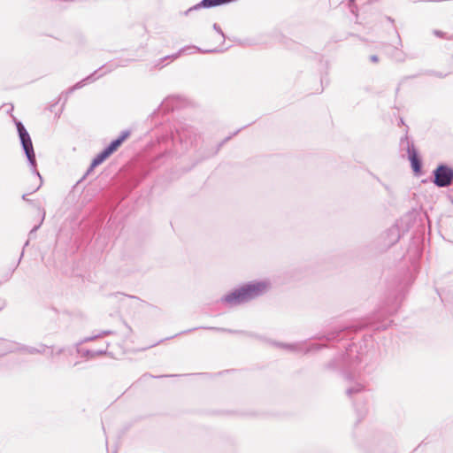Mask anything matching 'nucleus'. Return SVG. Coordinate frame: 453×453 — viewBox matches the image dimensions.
<instances>
[{
	"mask_svg": "<svg viewBox=\"0 0 453 453\" xmlns=\"http://www.w3.org/2000/svg\"><path fill=\"white\" fill-rule=\"evenodd\" d=\"M433 183L437 188H447L453 184V167L446 163H440L432 172Z\"/></svg>",
	"mask_w": 453,
	"mask_h": 453,
	"instance_id": "nucleus-8",
	"label": "nucleus"
},
{
	"mask_svg": "<svg viewBox=\"0 0 453 453\" xmlns=\"http://www.w3.org/2000/svg\"><path fill=\"white\" fill-rule=\"evenodd\" d=\"M200 52V53H203V54H208V53H215V52H219V50H217V49H212V50H203L197 46H195V45H190V46H186V47H183L181 48L177 53L175 54H173V55H169V56H165V58H161L160 61L163 62L164 60L165 59H176L178 58L181 54H190V53H193V52Z\"/></svg>",
	"mask_w": 453,
	"mask_h": 453,
	"instance_id": "nucleus-12",
	"label": "nucleus"
},
{
	"mask_svg": "<svg viewBox=\"0 0 453 453\" xmlns=\"http://www.w3.org/2000/svg\"><path fill=\"white\" fill-rule=\"evenodd\" d=\"M398 126H405V122H404V119L403 118L399 119Z\"/></svg>",
	"mask_w": 453,
	"mask_h": 453,
	"instance_id": "nucleus-34",
	"label": "nucleus"
},
{
	"mask_svg": "<svg viewBox=\"0 0 453 453\" xmlns=\"http://www.w3.org/2000/svg\"><path fill=\"white\" fill-rule=\"evenodd\" d=\"M111 334V331H104V332L102 333V334H104V335H107V334Z\"/></svg>",
	"mask_w": 453,
	"mask_h": 453,
	"instance_id": "nucleus-39",
	"label": "nucleus"
},
{
	"mask_svg": "<svg viewBox=\"0 0 453 453\" xmlns=\"http://www.w3.org/2000/svg\"><path fill=\"white\" fill-rule=\"evenodd\" d=\"M365 328H367V323L362 319L354 321L349 326H345L343 327L335 328L326 334H319L316 335L314 338L319 341H326L328 342H340L345 338L351 339L352 334L361 331Z\"/></svg>",
	"mask_w": 453,
	"mask_h": 453,
	"instance_id": "nucleus-5",
	"label": "nucleus"
},
{
	"mask_svg": "<svg viewBox=\"0 0 453 453\" xmlns=\"http://www.w3.org/2000/svg\"><path fill=\"white\" fill-rule=\"evenodd\" d=\"M13 347L16 349L15 352H25L30 355H35L37 354V352H41V350L36 349V347L27 346L15 342H13Z\"/></svg>",
	"mask_w": 453,
	"mask_h": 453,
	"instance_id": "nucleus-19",
	"label": "nucleus"
},
{
	"mask_svg": "<svg viewBox=\"0 0 453 453\" xmlns=\"http://www.w3.org/2000/svg\"><path fill=\"white\" fill-rule=\"evenodd\" d=\"M63 351H64V349H59L58 350V352H57V355H60V354H62V353H63Z\"/></svg>",
	"mask_w": 453,
	"mask_h": 453,
	"instance_id": "nucleus-40",
	"label": "nucleus"
},
{
	"mask_svg": "<svg viewBox=\"0 0 453 453\" xmlns=\"http://www.w3.org/2000/svg\"><path fill=\"white\" fill-rule=\"evenodd\" d=\"M22 199H23L24 201H27V202H29V203H31V202H32L31 200H29V199L27 198V194H24V195L22 196Z\"/></svg>",
	"mask_w": 453,
	"mask_h": 453,
	"instance_id": "nucleus-35",
	"label": "nucleus"
},
{
	"mask_svg": "<svg viewBox=\"0 0 453 453\" xmlns=\"http://www.w3.org/2000/svg\"><path fill=\"white\" fill-rule=\"evenodd\" d=\"M230 139H231V136H227L226 138H225V139H224V140H223V141L219 144V146H218L217 150H216V152H215V153H217V152L219 150L220 147H221L225 142H226L227 141H229Z\"/></svg>",
	"mask_w": 453,
	"mask_h": 453,
	"instance_id": "nucleus-31",
	"label": "nucleus"
},
{
	"mask_svg": "<svg viewBox=\"0 0 453 453\" xmlns=\"http://www.w3.org/2000/svg\"><path fill=\"white\" fill-rule=\"evenodd\" d=\"M15 126L17 128L18 135L19 138L20 145L23 150V152L27 157V161L28 165L32 171V173L36 175L40 180V185L35 189V191L38 190L42 183V178L37 170V162L35 157V153L32 142V139L30 137L29 133L27 128L23 125V123L17 119L14 118Z\"/></svg>",
	"mask_w": 453,
	"mask_h": 453,
	"instance_id": "nucleus-4",
	"label": "nucleus"
},
{
	"mask_svg": "<svg viewBox=\"0 0 453 453\" xmlns=\"http://www.w3.org/2000/svg\"><path fill=\"white\" fill-rule=\"evenodd\" d=\"M44 218H45V211L42 210V218H41V220L39 222V224L35 225L29 232V237H33V235L35 234V232L41 227L43 220H44Z\"/></svg>",
	"mask_w": 453,
	"mask_h": 453,
	"instance_id": "nucleus-25",
	"label": "nucleus"
},
{
	"mask_svg": "<svg viewBox=\"0 0 453 453\" xmlns=\"http://www.w3.org/2000/svg\"><path fill=\"white\" fill-rule=\"evenodd\" d=\"M363 354L359 353L356 344H349L345 353L330 361L327 369L339 372L347 380H353L360 374V364L363 361Z\"/></svg>",
	"mask_w": 453,
	"mask_h": 453,
	"instance_id": "nucleus-1",
	"label": "nucleus"
},
{
	"mask_svg": "<svg viewBox=\"0 0 453 453\" xmlns=\"http://www.w3.org/2000/svg\"><path fill=\"white\" fill-rule=\"evenodd\" d=\"M396 34H397V38H398V45L402 46L403 44H402V41H401V38H400V35H399V33L397 31H396Z\"/></svg>",
	"mask_w": 453,
	"mask_h": 453,
	"instance_id": "nucleus-36",
	"label": "nucleus"
},
{
	"mask_svg": "<svg viewBox=\"0 0 453 453\" xmlns=\"http://www.w3.org/2000/svg\"><path fill=\"white\" fill-rule=\"evenodd\" d=\"M152 377V378H164V377H173V375H160V376H153L151 374H144L143 377Z\"/></svg>",
	"mask_w": 453,
	"mask_h": 453,
	"instance_id": "nucleus-33",
	"label": "nucleus"
},
{
	"mask_svg": "<svg viewBox=\"0 0 453 453\" xmlns=\"http://www.w3.org/2000/svg\"><path fill=\"white\" fill-rule=\"evenodd\" d=\"M4 308V305L0 306V311Z\"/></svg>",
	"mask_w": 453,
	"mask_h": 453,
	"instance_id": "nucleus-44",
	"label": "nucleus"
},
{
	"mask_svg": "<svg viewBox=\"0 0 453 453\" xmlns=\"http://www.w3.org/2000/svg\"><path fill=\"white\" fill-rule=\"evenodd\" d=\"M434 35H436V36H438V37L442 38V37H444V35H445V34H444V32H442V31H441V30H437V29H435V30H434Z\"/></svg>",
	"mask_w": 453,
	"mask_h": 453,
	"instance_id": "nucleus-30",
	"label": "nucleus"
},
{
	"mask_svg": "<svg viewBox=\"0 0 453 453\" xmlns=\"http://www.w3.org/2000/svg\"><path fill=\"white\" fill-rule=\"evenodd\" d=\"M270 288L266 280H252L224 295L220 302L230 306L248 303L263 296Z\"/></svg>",
	"mask_w": 453,
	"mask_h": 453,
	"instance_id": "nucleus-2",
	"label": "nucleus"
},
{
	"mask_svg": "<svg viewBox=\"0 0 453 453\" xmlns=\"http://www.w3.org/2000/svg\"><path fill=\"white\" fill-rule=\"evenodd\" d=\"M212 27H213V29H214L218 34H219V35H220V36L222 37V39H223V41H224V40H225V38H226V35H225L224 32L222 31L221 27H219V24H217V23H214Z\"/></svg>",
	"mask_w": 453,
	"mask_h": 453,
	"instance_id": "nucleus-28",
	"label": "nucleus"
},
{
	"mask_svg": "<svg viewBox=\"0 0 453 453\" xmlns=\"http://www.w3.org/2000/svg\"><path fill=\"white\" fill-rule=\"evenodd\" d=\"M364 390V386L360 383H357L354 386H351L346 389V394L348 396L352 397L353 395L360 393Z\"/></svg>",
	"mask_w": 453,
	"mask_h": 453,
	"instance_id": "nucleus-23",
	"label": "nucleus"
},
{
	"mask_svg": "<svg viewBox=\"0 0 453 453\" xmlns=\"http://www.w3.org/2000/svg\"><path fill=\"white\" fill-rule=\"evenodd\" d=\"M23 255H24V251H22V252H21V254H20V257H19V262L20 261V259H21V257H23Z\"/></svg>",
	"mask_w": 453,
	"mask_h": 453,
	"instance_id": "nucleus-42",
	"label": "nucleus"
},
{
	"mask_svg": "<svg viewBox=\"0 0 453 453\" xmlns=\"http://www.w3.org/2000/svg\"><path fill=\"white\" fill-rule=\"evenodd\" d=\"M416 77H418V74H414V75H410V76H404V77H403V78L399 81L398 86H397V87H396V88H395V95L397 96V94H398V93H399V91H400V88H401V86H403V85L405 83V81H406L407 80H409V79H413V78H416Z\"/></svg>",
	"mask_w": 453,
	"mask_h": 453,
	"instance_id": "nucleus-26",
	"label": "nucleus"
},
{
	"mask_svg": "<svg viewBox=\"0 0 453 453\" xmlns=\"http://www.w3.org/2000/svg\"><path fill=\"white\" fill-rule=\"evenodd\" d=\"M200 137L197 129L187 123H179L175 127V134H172L173 142L178 140L186 150L196 146Z\"/></svg>",
	"mask_w": 453,
	"mask_h": 453,
	"instance_id": "nucleus-6",
	"label": "nucleus"
},
{
	"mask_svg": "<svg viewBox=\"0 0 453 453\" xmlns=\"http://www.w3.org/2000/svg\"><path fill=\"white\" fill-rule=\"evenodd\" d=\"M148 173H149L148 172L142 171L140 177L133 176L132 180H132V188H135L148 175Z\"/></svg>",
	"mask_w": 453,
	"mask_h": 453,
	"instance_id": "nucleus-24",
	"label": "nucleus"
},
{
	"mask_svg": "<svg viewBox=\"0 0 453 453\" xmlns=\"http://www.w3.org/2000/svg\"><path fill=\"white\" fill-rule=\"evenodd\" d=\"M370 60L372 63H377V62H379V57L377 55H372V56H370Z\"/></svg>",
	"mask_w": 453,
	"mask_h": 453,
	"instance_id": "nucleus-32",
	"label": "nucleus"
},
{
	"mask_svg": "<svg viewBox=\"0 0 453 453\" xmlns=\"http://www.w3.org/2000/svg\"><path fill=\"white\" fill-rule=\"evenodd\" d=\"M113 453H117L116 451H114Z\"/></svg>",
	"mask_w": 453,
	"mask_h": 453,
	"instance_id": "nucleus-45",
	"label": "nucleus"
},
{
	"mask_svg": "<svg viewBox=\"0 0 453 453\" xmlns=\"http://www.w3.org/2000/svg\"><path fill=\"white\" fill-rule=\"evenodd\" d=\"M98 336H99V335H96V336H93V337L86 338V339H85V342L92 341V340H94V339L97 338Z\"/></svg>",
	"mask_w": 453,
	"mask_h": 453,
	"instance_id": "nucleus-37",
	"label": "nucleus"
},
{
	"mask_svg": "<svg viewBox=\"0 0 453 453\" xmlns=\"http://www.w3.org/2000/svg\"><path fill=\"white\" fill-rule=\"evenodd\" d=\"M180 102V96H170L161 103L158 108L153 111L152 115L157 114V112L166 113L174 111L179 106Z\"/></svg>",
	"mask_w": 453,
	"mask_h": 453,
	"instance_id": "nucleus-13",
	"label": "nucleus"
},
{
	"mask_svg": "<svg viewBox=\"0 0 453 453\" xmlns=\"http://www.w3.org/2000/svg\"><path fill=\"white\" fill-rule=\"evenodd\" d=\"M197 329H206V330H211V331H214V332H226V333H229V334H242V335H244V336H247V337L261 339L260 336L257 335L256 334H254L252 332H248V331H243V330H233V329H228V328H225V327H218V326H198V327H194V328H190V329L180 332V333H178V334H174L173 336L167 337L166 339H172V338H174V337H176L178 335L188 334V333H191V332L196 331Z\"/></svg>",
	"mask_w": 453,
	"mask_h": 453,
	"instance_id": "nucleus-11",
	"label": "nucleus"
},
{
	"mask_svg": "<svg viewBox=\"0 0 453 453\" xmlns=\"http://www.w3.org/2000/svg\"><path fill=\"white\" fill-rule=\"evenodd\" d=\"M277 347L287 349L291 352H303L309 353L312 351H317L326 345L320 343H311L308 347H305L303 342H296V343H283V342H274Z\"/></svg>",
	"mask_w": 453,
	"mask_h": 453,
	"instance_id": "nucleus-10",
	"label": "nucleus"
},
{
	"mask_svg": "<svg viewBox=\"0 0 453 453\" xmlns=\"http://www.w3.org/2000/svg\"><path fill=\"white\" fill-rule=\"evenodd\" d=\"M401 237L400 230L397 226H392L385 232V244L391 247L395 244Z\"/></svg>",
	"mask_w": 453,
	"mask_h": 453,
	"instance_id": "nucleus-16",
	"label": "nucleus"
},
{
	"mask_svg": "<svg viewBox=\"0 0 453 453\" xmlns=\"http://www.w3.org/2000/svg\"><path fill=\"white\" fill-rule=\"evenodd\" d=\"M107 351V349H78V352L84 357L87 358H94L98 356L104 355Z\"/></svg>",
	"mask_w": 453,
	"mask_h": 453,
	"instance_id": "nucleus-20",
	"label": "nucleus"
},
{
	"mask_svg": "<svg viewBox=\"0 0 453 453\" xmlns=\"http://www.w3.org/2000/svg\"><path fill=\"white\" fill-rule=\"evenodd\" d=\"M131 132L129 130L122 131L119 135L113 139L104 149L112 155L122 145V143L130 136Z\"/></svg>",
	"mask_w": 453,
	"mask_h": 453,
	"instance_id": "nucleus-14",
	"label": "nucleus"
},
{
	"mask_svg": "<svg viewBox=\"0 0 453 453\" xmlns=\"http://www.w3.org/2000/svg\"><path fill=\"white\" fill-rule=\"evenodd\" d=\"M386 19H387V20H388L390 23L394 24V22H395L394 19H392V18H391V17H389V16H387V17H386Z\"/></svg>",
	"mask_w": 453,
	"mask_h": 453,
	"instance_id": "nucleus-38",
	"label": "nucleus"
},
{
	"mask_svg": "<svg viewBox=\"0 0 453 453\" xmlns=\"http://www.w3.org/2000/svg\"><path fill=\"white\" fill-rule=\"evenodd\" d=\"M400 147L402 150H406L413 173L416 176H420L422 174L423 162L414 142L408 135V127H406L404 135L400 139Z\"/></svg>",
	"mask_w": 453,
	"mask_h": 453,
	"instance_id": "nucleus-7",
	"label": "nucleus"
},
{
	"mask_svg": "<svg viewBox=\"0 0 453 453\" xmlns=\"http://www.w3.org/2000/svg\"><path fill=\"white\" fill-rule=\"evenodd\" d=\"M131 59H125L121 60L119 64L111 65V67L107 68L104 72L100 73L103 69H104L105 65H102L97 70H96L94 73L81 80V81L77 82L73 88H70V92H73L75 89L81 88L83 86H85L88 83L93 82L99 79L100 77L104 76L107 73L111 72L114 68L119 66H127L129 62H131Z\"/></svg>",
	"mask_w": 453,
	"mask_h": 453,
	"instance_id": "nucleus-9",
	"label": "nucleus"
},
{
	"mask_svg": "<svg viewBox=\"0 0 453 453\" xmlns=\"http://www.w3.org/2000/svg\"><path fill=\"white\" fill-rule=\"evenodd\" d=\"M348 5H349L350 12L352 14H354L356 17H357L358 8H357V5L356 4V0H349Z\"/></svg>",
	"mask_w": 453,
	"mask_h": 453,
	"instance_id": "nucleus-27",
	"label": "nucleus"
},
{
	"mask_svg": "<svg viewBox=\"0 0 453 453\" xmlns=\"http://www.w3.org/2000/svg\"><path fill=\"white\" fill-rule=\"evenodd\" d=\"M391 56L397 62H404L406 59V54L398 46L394 47Z\"/></svg>",
	"mask_w": 453,
	"mask_h": 453,
	"instance_id": "nucleus-22",
	"label": "nucleus"
},
{
	"mask_svg": "<svg viewBox=\"0 0 453 453\" xmlns=\"http://www.w3.org/2000/svg\"><path fill=\"white\" fill-rule=\"evenodd\" d=\"M46 348H48L45 344L40 343L36 349H39L41 352H37V354H43L45 352Z\"/></svg>",
	"mask_w": 453,
	"mask_h": 453,
	"instance_id": "nucleus-29",
	"label": "nucleus"
},
{
	"mask_svg": "<svg viewBox=\"0 0 453 453\" xmlns=\"http://www.w3.org/2000/svg\"><path fill=\"white\" fill-rule=\"evenodd\" d=\"M15 351L16 349L13 347V342L0 338V357Z\"/></svg>",
	"mask_w": 453,
	"mask_h": 453,
	"instance_id": "nucleus-18",
	"label": "nucleus"
},
{
	"mask_svg": "<svg viewBox=\"0 0 453 453\" xmlns=\"http://www.w3.org/2000/svg\"><path fill=\"white\" fill-rule=\"evenodd\" d=\"M164 156H165V153H164V154H160V155L157 157V158H161V157H163Z\"/></svg>",
	"mask_w": 453,
	"mask_h": 453,
	"instance_id": "nucleus-43",
	"label": "nucleus"
},
{
	"mask_svg": "<svg viewBox=\"0 0 453 453\" xmlns=\"http://www.w3.org/2000/svg\"><path fill=\"white\" fill-rule=\"evenodd\" d=\"M213 7H217V1L216 0H202L198 4L193 5L189 9H188L184 12V14L188 15L191 12L199 10L201 8L209 9V8H213Z\"/></svg>",
	"mask_w": 453,
	"mask_h": 453,
	"instance_id": "nucleus-17",
	"label": "nucleus"
},
{
	"mask_svg": "<svg viewBox=\"0 0 453 453\" xmlns=\"http://www.w3.org/2000/svg\"><path fill=\"white\" fill-rule=\"evenodd\" d=\"M403 295L399 293L395 296L394 300H389L377 311L371 318L363 319L367 323V328H372L374 331L386 330L391 323V320H388L387 317L391 316L400 307Z\"/></svg>",
	"mask_w": 453,
	"mask_h": 453,
	"instance_id": "nucleus-3",
	"label": "nucleus"
},
{
	"mask_svg": "<svg viewBox=\"0 0 453 453\" xmlns=\"http://www.w3.org/2000/svg\"><path fill=\"white\" fill-rule=\"evenodd\" d=\"M28 243H29V241L27 240V241L25 242L23 249H24L25 247H27V246L28 245Z\"/></svg>",
	"mask_w": 453,
	"mask_h": 453,
	"instance_id": "nucleus-41",
	"label": "nucleus"
},
{
	"mask_svg": "<svg viewBox=\"0 0 453 453\" xmlns=\"http://www.w3.org/2000/svg\"><path fill=\"white\" fill-rule=\"evenodd\" d=\"M110 156L111 155L105 149L97 153L92 159L90 165L82 179L88 175L96 167L103 164Z\"/></svg>",
	"mask_w": 453,
	"mask_h": 453,
	"instance_id": "nucleus-15",
	"label": "nucleus"
},
{
	"mask_svg": "<svg viewBox=\"0 0 453 453\" xmlns=\"http://www.w3.org/2000/svg\"><path fill=\"white\" fill-rule=\"evenodd\" d=\"M428 73L430 75H434V76L438 77V78H445L449 74L453 73V54H452V57L450 58V59H449V64L448 69H447V71L445 73L438 72V71H429Z\"/></svg>",
	"mask_w": 453,
	"mask_h": 453,
	"instance_id": "nucleus-21",
	"label": "nucleus"
}]
</instances>
